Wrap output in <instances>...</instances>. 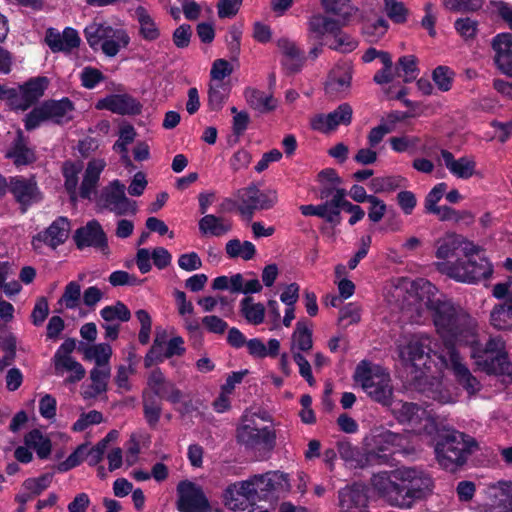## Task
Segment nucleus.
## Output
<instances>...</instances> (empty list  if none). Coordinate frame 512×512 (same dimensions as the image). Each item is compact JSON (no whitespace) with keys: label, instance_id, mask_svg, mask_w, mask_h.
<instances>
[{"label":"nucleus","instance_id":"f257e3e1","mask_svg":"<svg viewBox=\"0 0 512 512\" xmlns=\"http://www.w3.org/2000/svg\"><path fill=\"white\" fill-rule=\"evenodd\" d=\"M401 308L418 321L427 311L432 317L442 346L433 343L427 335H413L399 344V357L411 369L416 388L426 397L440 404L453 403L458 398L456 389L442 379L426 374L430 370L431 356L452 370L457 381L470 394L481 388L480 382L463 363L457 347L469 346L471 358L477 368L487 374L506 376L512 381V367L507 359L505 342L500 337L488 340L482 349L478 346L477 322L462 308L455 306L445 295L425 279L403 280L393 291Z\"/></svg>","mask_w":512,"mask_h":512},{"label":"nucleus","instance_id":"f03ea898","mask_svg":"<svg viewBox=\"0 0 512 512\" xmlns=\"http://www.w3.org/2000/svg\"><path fill=\"white\" fill-rule=\"evenodd\" d=\"M435 257L437 271L456 282L475 284L493 274V265L481 247L454 232L436 240Z\"/></svg>","mask_w":512,"mask_h":512},{"label":"nucleus","instance_id":"7ed1b4c3","mask_svg":"<svg viewBox=\"0 0 512 512\" xmlns=\"http://www.w3.org/2000/svg\"><path fill=\"white\" fill-rule=\"evenodd\" d=\"M353 378L374 401L388 406L395 419L411 429L433 432L435 424L427 407L417 403L393 401V386L390 374L381 366L362 360L356 367Z\"/></svg>","mask_w":512,"mask_h":512},{"label":"nucleus","instance_id":"20e7f679","mask_svg":"<svg viewBox=\"0 0 512 512\" xmlns=\"http://www.w3.org/2000/svg\"><path fill=\"white\" fill-rule=\"evenodd\" d=\"M428 411L433 417L435 430L433 432L412 430L435 441L434 451L437 462L442 468L454 471L466 461L467 455L470 453V439L461 432L452 429H440L432 411Z\"/></svg>","mask_w":512,"mask_h":512},{"label":"nucleus","instance_id":"39448f33","mask_svg":"<svg viewBox=\"0 0 512 512\" xmlns=\"http://www.w3.org/2000/svg\"><path fill=\"white\" fill-rule=\"evenodd\" d=\"M392 476L399 482V496L393 498L396 507L411 508L432 492V479L421 469L401 467L392 471Z\"/></svg>","mask_w":512,"mask_h":512},{"label":"nucleus","instance_id":"423d86ee","mask_svg":"<svg viewBox=\"0 0 512 512\" xmlns=\"http://www.w3.org/2000/svg\"><path fill=\"white\" fill-rule=\"evenodd\" d=\"M87 43L93 50H101L108 57H115L130 43V36L123 28H113L93 22L84 29Z\"/></svg>","mask_w":512,"mask_h":512},{"label":"nucleus","instance_id":"0eeeda50","mask_svg":"<svg viewBox=\"0 0 512 512\" xmlns=\"http://www.w3.org/2000/svg\"><path fill=\"white\" fill-rule=\"evenodd\" d=\"M257 419L268 420L266 412L254 413L245 411L236 428V439L248 449L271 448L275 441V434L269 427L259 426Z\"/></svg>","mask_w":512,"mask_h":512},{"label":"nucleus","instance_id":"6e6552de","mask_svg":"<svg viewBox=\"0 0 512 512\" xmlns=\"http://www.w3.org/2000/svg\"><path fill=\"white\" fill-rule=\"evenodd\" d=\"M364 446L373 464L386 461V457L380 455L381 452L410 454L415 451V448L409 445L407 435L396 434L382 428L374 429L366 436Z\"/></svg>","mask_w":512,"mask_h":512},{"label":"nucleus","instance_id":"1a4fd4ad","mask_svg":"<svg viewBox=\"0 0 512 512\" xmlns=\"http://www.w3.org/2000/svg\"><path fill=\"white\" fill-rule=\"evenodd\" d=\"M96 206L99 211L109 210L116 215L135 214L137 211L135 202L125 195V185L119 180H114L104 187L96 197Z\"/></svg>","mask_w":512,"mask_h":512},{"label":"nucleus","instance_id":"9d476101","mask_svg":"<svg viewBox=\"0 0 512 512\" xmlns=\"http://www.w3.org/2000/svg\"><path fill=\"white\" fill-rule=\"evenodd\" d=\"M257 499L277 498L290 491L288 475L280 471H270L254 475L248 479Z\"/></svg>","mask_w":512,"mask_h":512},{"label":"nucleus","instance_id":"9b49d317","mask_svg":"<svg viewBox=\"0 0 512 512\" xmlns=\"http://www.w3.org/2000/svg\"><path fill=\"white\" fill-rule=\"evenodd\" d=\"M238 211L247 218H252L254 211L272 208L278 201L275 190L260 191L255 186L243 188L237 192Z\"/></svg>","mask_w":512,"mask_h":512},{"label":"nucleus","instance_id":"f8f14e48","mask_svg":"<svg viewBox=\"0 0 512 512\" xmlns=\"http://www.w3.org/2000/svg\"><path fill=\"white\" fill-rule=\"evenodd\" d=\"M75 346L74 340L67 339L60 345L53 357L55 373L60 376L66 374L65 382L70 384L79 382L86 374L83 365L71 356Z\"/></svg>","mask_w":512,"mask_h":512},{"label":"nucleus","instance_id":"ddd939ff","mask_svg":"<svg viewBox=\"0 0 512 512\" xmlns=\"http://www.w3.org/2000/svg\"><path fill=\"white\" fill-rule=\"evenodd\" d=\"M185 352V343L181 336H175L166 341V332L157 331L153 344L145 356V365L150 367L165 359L182 356Z\"/></svg>","mask_w":512,"mask_h":512},{"label":"nucleus","instance_id":"4468645a","mask_svg":"<svg viewBox=\"0 0 512 512\" xmlns=\"http://www.w3.org/2000/svg\"><path fill=\"white\" fill-rule=\"evenodd\" d=\"M177 508L180 512H203L209 504L200 486L184 480L177 485Z\"/></svg>","mask_w":512,"mask_h":512},{"label":"nucleus","instance_id":"2eb2a0df","mask_svg":"<svg viewBox=\"0 0 512 512\" xmlns=\"http://www.w3.org/2000/svg\"><path fill=\"white\" fill-rule=\"evenodd\" d=\"M251 485L248 479L229 485L223 494L225 506L233 511L248 510L257 500Z\"/></svg>","mask_w":512,"mask_h":512},{"label":"nucleus","instance_id":"dca6fc26","mask_svg":"<svg viewBox=\"0 0 512 512\" xmlns=\"http://www.w3.org/2000/svg\"><path fill=\"white\" fill-rule=\"evenodd\" d=\"M438 162L444 165L449 173L457 179L468 180L478 175L477 162L472 155L455 158L449 150L441 149Z\"/></svg>","mask_w":512,"mask_h":512},{"label":"nucleus","instance_id":"f3484780","mask_svg":"<svg viewBox=\"0 0 512 512\" xmlns=\"http://www.w3.org/2000/svg\"><path fill=\"white\" fill-rule=\"evenodd\" d=\"M352 73V65L349 62L336 65L328 75L325 84L326 94L334 98L346 97L351 89Z\"/></svg>","mask_w":512,"mask_h":512},{"label":"nucleus","instance_id":"a211bd4d","mask_svg":"<svg viewBox=\"0 0 512 512\" xmlns=\"http://www.w3.org/2000/svg\"><path fill=\"white\" fill-rule=\"evenodd\" d=\"M339 512H369L366 488L361 484H353L341 489L338 493Z\"/></svg>","mask_w":512,"mask_h":512},{"label":"nucleus","instance_id":"6ab92c4d","mask_svg":"<svg viewBox=\"0 0 512 512\" xmlns=\"http://www.w3.org/2000/svg\"><path fill=\"white\" fill-rule=\"evenodd\" d=\"M69 231V221L64 217H59L45 231L37 234L33 238L32 245L35 249H40L42 243H44L54 249L65 242L68 238Z\"/></svg>","mask_w":512,"mask_h":512},{"label":"nucleus","instance_id":"aec40b11","mask_svg":"<svg viewBox=\"0 0 512 512\" xmlns=\"http://www.w3.org/2000/svg\"><path fill=\"white\" fill-rule=\"evenodd\" d=\"M46 87V78H34L20 86L18 90H14V99L11 103L16 109L25 110L43 95Z\"/></svg>","mask_w":512,"mask_h":512},{"label":"nucleus","instance_id":"412c9836","mask_svg":"<svg viewBox=\"0 0 512 512\" xmlns=\"http://www.w3.org/2000/svg\"><path fill=\"white\" fill-rule=\"evenodd\" d=\"M147 384L157 396L172 404H178L183 399V392L158 369L150 373Z\"/></svg>","mask_w":512,"mask_h":512},{"label":"nucleus","instance_id":"4be33fe9","mask_svg":"<svg viewBox=\"0 0 512 512\" xmlns=\"http://www.w3.org/2000/svg\"><path fill=\"white\" fill-rule=\"evenodd\" d=\"M498 69L512 77V33H500L492 40Z\"/></svg>","mask_w":512,"mask_h":512},{"label":"nucleus","instance_id":"5701e85b","mask_svg":"<svg viewBox=\"0 0 512 512\" xmlns=\"http://www.w3.org/2000/svg\"><path fill=\"white\" fill-rule=\"evenodd\" d=\"M78 248L95 247L101 250L107 248V238L101 225L92 220L86 226L79 228L74 236Z\"/></svg>","mask_w":512,"mask_h":512},{"label":"nucleus","instance_id":"b1692460","mask_svg":"<svg viewBox=\"0 0 512 512\" xmlns=\"http://www.w3.org/2000/svg\"><path fill=\"white\" fill-rule=\"evenodd\" d=\"M307 24L309 41H329L339 30L340 22L322 14H315L309 18Z\"/></svg>","mask_w":512,"mask_h":512},{"label":"nucleus","instance_id":"393cba45","mask_svg":"<svg viewBox=\"0 0 512 512\" xmlns=\"http://www.w3.org/2000/svg\"><path fill=\"white\" fill-rule=\"evenodd\" d=\"M45 42L53 52H70L79 46L80 37L73 28H65L62 33L49 28L46 32Z\"/></svg>","mask_w":512,"mask_h":512},{"label":"nucleus","instance_id":"a878e982","mask_svg":"<svg viewBox=\"0 0 512 512\" xmlns=\"http://www.w3.org/2000/svg\"><path fill=\"white\" fill-rule=\"evenodd\" d=\"M485 496L489 504L501 512H512V481H498L488 485Z\"/></svg>","mask_w":512,"mask_h":512},{"label":"nucleus","instance_id":"bb28decb","mask_svg":"<svg viewBox=\"0 0 512 512\" xmlns=\"http://www.w3.org/2000/svg\"><path fill=\"white\" fill-rule=\"evenodd\" d=\"M97 109H106L113 113L137 114L140 111L139 103L128 95H109L96 104Z\"/></svg>","mask_w":512,"mask_h":512},{"label":"nucleus","instance_id":"cd10ccee","mask_svg":"<svg viewBox=\"0 0 512 512\" xmlns=\"http://www.w3.org/2000/svg\"><path fill=\"white\" fill-rule=\"evenodd\" d=\"M105 166L106 162L104 159H93L88 162L79 187V194L82 198L91 199L95 195L100 175Z\"/></svg>","mask_w":512,"mask_h":512},{"label":"nucleus","instance_id":"c85d7f7f","mask_svg":"<svg viewBox=\"0 0 512 512\" xmlns=\"http://www.w3.org/2000/svg\"><path fill=\"white\" fill-rule=\"evenodd\" d=\"M312 324L307 319L297 321L295 329L291 335L290 351L291 354L308 352L313 347Z\"/></svg>","mask_w":512,"mask_h":512},{"label":"nucleus","instance_id":"c756f323","mask_svg":"<svg viewBox=\"0 0 512 512\" xmlns=\"http://www.w3.org/2000/svg\"><path fill=\"white\" fill-rule=\"evenodd\" d=\"M10 189L17 201L23 206L30 205L39 200V192L35 181L22 177L12 178Z\"/></svg>","mask_w":512,"mask_h":512},{"label":"nucleus","instance_id":"7c9ffc66","mask_svg":"<svg viewBox=\"0 0 512 512\" xmlns=\"http://www.w3.org/2000/svg\"><path fill=\"white\" fill-rule=\"evenodd\" d=\"M199 231L203 236L221 237L232 229V222L214 214H205L198 222Z\"/></svg>","mask_w":512,"mask_h":512},{"label":"nucleus","instance_id":"2f4dec72","mask_svg":"<svg viewBox=\"0 0 512 512\" xmlns=\"http://www.w3.org/2000/svg\"><path fill=\"white\" fill-rule=\"evenodd\" d=\"M110 378V367H95L90 372L91 384L82 386L81 395L84 399L94 398L107 389Z\"/></svg>","mask_w":512,"mask_h":512},{"label":"nucleus","instance_id":"473e14b6","mask_svg":"<svg viewBox=\"0 0 512 512\" xmlns=\"http://www.w3.org/2000/svg\"><path fill=\"white\" fill-rule=\"evenodd\" d=\"M277 47L283 55V66L291 72L298 71L303 64V57L296 44L287 38H281L277 41Z\"/></svg>","mask_w":512,"mask_h":512},{"label":"nucleus","instance_id":"72a5a7b5","mask_svg":"<svg viewBox=\"0 0 512 512\" xmlns=\"http://www.w3.org/2000/svg\"><path fill=\"white\" fill-rule=\"evenodd\" d=\"M399 482L396 481L392 472H382L373 476L372 485L379 494L391 505L394 506L393 498L399 496Z\"/></svg>","mask_w":512,"mask_h":512},{"label":"nucleus","instance_id":"f704fd0d","mask_svg":"<svg viewBox=\"0 0 512 512\" xmlns=\"http://www.w3.org/2000/svg\"><path fill=\"white\" fill-rule=\"evenodd\" d=\"M73 105L68 99L53 101L44 104V112L48 120L63 124L73 117Z\"/></svg>","mask_w":512,"mask_h":512},{"label":"nucleus","instance_id":"c9c22d12","mask_svg":"<svg viewBox=\"0 0 512 512\" xmlns=\"http://www.w3.org/2000/svg\"><path fill=\"white\" fill-rule=\"evenodd\" d=\"M244 96L250 107L262 113L272 111L277 106L272 95L254 88H247Z\"/></svg>","mask_w":512,"mask_h":512},{"label":"nucleus","instance_id":"e433bc0d","mask_svg":"<svg viewBox=\"0 0 512 512\" xmlns=\"http://www.w3.org/2000/svg\"><path fill=\"white\" fill-rule=\"evenodd\" d=\"M338 452L340 457L350 467H364L373 464L368 451L365 449V454L361 453L357 448L353 447L348 442H342L338 445Z\"/></svg>","mask_w":512,"mask_h":512},{"label":"nucleus","instance_id":"4c0bfd02","mask_svg":"<svg viewBox=\"0 0 512 512\" xmlns=\"http://www.w3.org/2000/svg\"><path fill=\"white\" fill-rule=\"evenodd\" d=\"M249 354L255 358L276 357L279 353L280 342L272 338L267 345L259 338H253L246 342Z\"/></svg>","mask_w":512,"mask_h":512},{"label":"nucleus","instance_id":"58836bf2","mask_svg":"<svg viewBox=\"0 0 512 512\" xmlns=\"http://www.w3.org/2000/svg\"><path fill=\"white\" fill-rule=\"evenodd\" d=\"M112 347L108 343L88 345L83 348L84 359L93 361L97 367H109Z\"/></svg>","mask_w":512,"mask_h":512},{"label":"nucleus","instance_id":"ea45409f","mask_svg":"<svg viewBox=\"0 0 512 512\" xmlns=\"http://www.w3.org/2000/svg\"><path fill=\"white\" fill-rule=\"evenodd\" d=\"M6 157L12 159L17 167L28 165L35 160L33 150L27 147L21 135L7 151Z\"/></svg>","mask_w":512,"mask_h":512},{"label":"nucleus","instance_id":"a19ab883","mask_svg":"<svg viewBox=\"0 0 512 512\" xmlns=\"http://www.w3.org/2000/svg\"><path fill=\"white\" fill-rule=\"evenodd\" d=\"M24 443L27 447L33 449L41 459L47 458L51 453V441L39 430H32L24 437Z\"/></svg>","mask_w":512,"mask_h":512},{"label":"nucleus","instance_id":"79ce46f5","mask_svg":"<svg viewBox=\"0 0 512 512\" xmlns=\"http://www.w3.org/2000/svg\"><path fill=\"white\" fill-rule=\"evenodd\" d=\"M136 138V131L130 124H122L119 128V138L113 145V150L121 154L122 161L129 165L128 145Z\"/></svg>","mask_w":512,"mask_h":512},{"label":"nucleus","instance_id":"37998d69","mask_svg":"<svg viewBox=\"0 0 512 512\" xmlns=\"http://www.w3.org/2000/svg\"><path fill=\"white\" fill-rule=\"evenodd\" d=\"M407 179L399 176L376 177L369 182V189L374 193H389L398 188L405 187Z\"/></svg>","mask_w":512,"mask_h":512},{"label":"nucleus","instance_id":"c03bdc74","mask_svg":"<svg viewBox=\"0 0 512 512\" xmlns=\"http://www.w3.org/2000/svg\"><path fill=\"white\" fill-rule=\"evenodd\" d=\"M225 251L229 258H241L251 260L256 254V247L250 241L241 242L239 239H231L226 243Z\"/></svg>","mask_w":512,"mask_h":512},{"label":"nucleus","instance_id":"a18cd8bd","mask_svg":"<svg viewBox=\"0 0 512 512\" xmlns=\"http://www.w3.org/2000/svg\"><path fill=\"white\" fill-rule=\"evenodd\" d=\"M490 321L496 329H512V305L508 299L505 304L498 305L491 311Z\"/></svg>","mask_w":512,"mask_h":512},{"label":"nucleus","instance_id":"49530a36","mask_svg":"<svg viewBox=\"0 0 512 512\" xmlns=\"http://www.w3.org/2000/svg\"><path fill=\"white\" fill-rule=\"evenodd\" d=\"M241 312L248 323L259 325L265 317V307L261 303H255L251 297L241 301Z\"/></svg>","mask_w":512,"mask_h":512},{"label":"nucleus","instance_id":"de8ad7c7","mask_svg":"<svg viewBox=\"0 0 512 512\" xmlns=\"http://www.w3.org/2000/svg\"><path fill=\"white\" fill-rule=\"evenodd\" d=\"M329 48L341 52L349 53L355 50L358 46V42L341 30V24H339V30L333 34L329 41H327Z\"/></svg>","mask_w":512,"mask_h":512},{"label":"nucleus","instance_id":"09e8293b","mask_svg":"<svg viewBox=\"0 0 512 512\" xmlns=\"http://www.w3.org/2000/svg\"><path fill=\"white\" fill-rule=\"evenodd\" d=\"M137 19L140 25V33L146 40L152 41L159 37L158 26L144 8L136 10Z\"/></svg>","mask_w":512,"mask_h":512},{"label":"nucleus","instance_id":"8fccbe9b","mask_svg":"<svg viewBox=\"0 0 512 512\" xmlns=\"http://www.w3.org/2000/svg\"><path fill=\"white\" fill-rule=\"evenodd\" d=\"M82 167L78 163L67 162L63 166V176L65 178V188L73 202L77 200L78 174Z\"/></svg>","mask_w":512,"mask_h":512},{"label":"nucleus","instance_id":"3c124183","mask_svg":"<svg viewBox=\"0 0 512 512\" xmlns=\"http://www.w3.org/2000/svg\"><path fill=\"white\" fill-rule=\"evenodd\" d=\"M100 315L107 323L115 320L120 322H127L131 318L130 310L121 301H118L113 305L103 307L100 311Z\"/></svg>","mask_w":512,"mask_h":512},{"label":"nucleus","instance_id":"603ef678","mask_svg":"<svg viewBox=\"0 0 512 512\" xmlns=\"http://www.w3.org/2000/svg\"><path fill=\"white\" fill-rule=\"evenodd\" d=\"M229 94V86L227 83L210 81L208 91V104L212 110L222 108Z\"/></svg>","mask_w":512,"mask_h":512},{"label":"nucleus","instance_id":"864d4df0","mask_svg":"<svg viewBox=\"0 0 512 512\" xmlns=\"http://www.w3.org/2000/svg\"><path fill=\"white\" fill-rule=\"evenodd\" d=\"M127 365H120L117 369V374L115 376V382L119 389H122L124 391L130 390V377L135 373L136 371V357L135 354L130 353L127 358Z\"/></svg>","mask_w":512,"mask_h":512},{"label":"nucleus","instance_id":"5fc2aeb1","mask_svg":"<svg viewBox=\"0 0 512 512\" xmlns=\"http://www.w3.org/2000/svg\"><path fill=\"white\" fill-rule=\"evenodd\" d=\"M384 11L397 24L405 23L409 16V9L399 0H384Z\"/></svg>","mask_w":512,"mask_h":512},{"label":"nucleus","instance_id":"6e6d98bb","mask_svg":"<svg viewBox=\"0 0 512 512\" xmlns=\"http://www.w3.org/2000/svg\"><path fill=\"white\" fill-rule=\"evenodd\" d=\"M397 76L403 78L405 82L416 79L418 75L417 59L413 55H406L398 60L396 67Z\"/></svg>","mask_w":512,"mask_h":512},{"label":"nucleus","instance_id":"4d7b16f0","mask_svg":"<svg viewBox=\"0 0 512 512\" xmlns=\"http://www.w3.org/2000/svg\"><path fill=\"white\" fill-rule=\"evenodd\" d=\"M317 179L322 185L321 197H328L341 184V179L334 169L328 168L319 172Z\"/></svg>","mask_w":512,"mask_h":512},{"label":"nucleus","instance_id":"13d9d810","mask_svg":"<svg viewBox=\"0 0 512 512\" xmlns=\"http://www.w3.org/2000/svg\"><path fill=\"white\" fill-rule=\"evenodd\" d=\"M80 296V284L76 281H71L65 286L63 295L58 303L67 309H75L79 304Z\"/></svg>","mask_w":512,"mask_h":512},{"label":"nucleus","instance_id":"bf43d9fd","mask_svg":"<svg viewBox=\"0 0 512 512\" xmlns=\"http://www.w3.org/2000/svg\"><path fill=\"white\" fill-rule=\"evenodd\" d=\"M353 110L348 103H342L333 112L328 113L329 121L333 131L339 125H349L352 121Z\"/></svg>","mask_w":512,"mask_h":512},{"label":"nucleus","instance_id":"052dcab7","mask_svg":"<svg viewBox=\"0 0 512 512\" xmlns=\"http://www.w3.org/2000/svg\"><path fill=\"white\" fill-rule=\"evenodd\" d=\"M454 28L465 41H469L477 35L478 22L470 17H461L455 21Z\"/></svg>","mask_w":512,"mask_h":512},{"label":"nucleus","instance_id":"680f3d73","mask_svg":"<svg viewBox=\"0 0 512 512\" xmlns=\"http://www.w3.org/2000/svg\"><path fill=\"white\" fill-rule=\"evenodd\" d=\"M419 142L418 137L408 135L391 137L389 139L392 150L397 153L413 152L416 150Z\"/></svg>","mask_w":512,"mask_h":512},{"label":"nucleus","instance_id":"e2e57ef3","mask_svg":"<svg viewBox=\"0 0 512 512\" xmlns=\"http://www.w3.org/2000/svg\"><path fill=\"white\" fill-rule=\"evenodd\" d=\"M428 214H433L437 216L440 221H452L459 222L465 218H472L471 214L466 211H457L449 206H437Z\"/></svg>","mask_w":512,"mask_h":512},{"label":"nucleus","instance_id":"0e129e2a","mask_svg":"<svg viewBox=\"0 0 512 512\" xmlns=\"http://www.w3.org/2000/svg\"><path fill=\"white\" fill-rule=\"evenodd\" d=\"M233 72V65L225 59H216L212 63L210 70V81L226 83L225 78H228Z\"/></svg>","mask_w":512,"mask_h":512},{"label":"nucleus","instance_id":"69168bd1","mask_svg":"<svg viewBox=\"0 0 512 512\" xmlns=\"http://www.w3.org/2000/svg\"><path fill=\"white\" fill-rule=\"evenodd\" d=\"M432 77L438 89L446 92L452 87L454 72L447 66H438L433 71Z\"/></svg>","mask_w":512,"mask_h":512},{"label":"nucleus","instance_id":"338daca9","mask_svg":"<svg viewBox=\"0 0 512 512\" xmlns=\"http://www.w3.org/2000/svg\"><path fill=\"white\" fill-rule=\"evenodd\" d=\"M135 317L140 324V331L138 334L139 342L143 345H146L150 340V334L152 330L151 316L146 310L140 309L135 312Z\"/></svg>","mask_w":512,"mask_h":512},{"label":"nucleus","instance_id":"774afa93","mask_svg":"<svg viewBox=\"0 0 512 512\" xmlns=\"http://www.w3.org/2000/svg\"><path fill=\"white\" fill-rule=\"evenodd\" d=\"M52 481V475L44 474L36 478H28L26 479L22 486L24 489L28 490L34 497L41 494L45 489H47Z\"/></svg>","mask_w":512,"mask_h":512}]
</instances>
